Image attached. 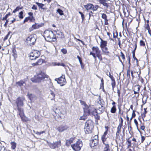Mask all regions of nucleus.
<instances>
[{
  "label": "nucleus",
  "mask_w": 151,
  "mask_h": 151,
  "mask_svg": "<svg viewBox=\"0 0 151 151\" xmlns=\"http://www.w3.org/2000/svg\"><path fill=\"white\" fill-rule=\"evenodd\" d=\"M61 51L64 54H66L67 52V50L65 49L64 48L62 49Z\"/></svg>",
  "instance_id": "nucleus-46"
},
{
  "label": "nucleus",
  "mask_w": 151,
  "mask_h": 151,
  "mask_svg": "<svg viewBox=\"0 0 151 151\" xmlns=\"http://www.w3.org/2000/svg\"><path fill=\"white\" fill-rule=\"evenodd\" d=\"M108 20L107 19H104V24L105 25H107L108 24Z\"/></svg>",
  "instance_id": "nucleus-57"
},
{
  "label": "nucleus",
  "mask_w": 151,
  "mask_h": 151,
  "mask_svg": "<svg viewBox=\"0 0 151 151\" xmlns=\"http://www.w3.org/2000/svg\"><path fill=\"white\" fill-rule=\"evenodd\" d=\"M57 12L60 15H63V11L60 9H58Z\"/></svg>",
  "instance_id": "nucleus-34"
},
{
  "label": "nucleus",
  "mask_w": 151,
  "mask_h": 151,
  "mask_svg": "<svg viewBox=\"0 0 151 151\" xmlns=\"http://www.w3.org/2000/svg\"><path fill=\"white\" fill-rule=\"evenodd\" d=\"M10 33L9 32L7 35H6L5 37L4 38V40H5L6 39H7L8 38V37H9V35Z\"/></svg>",
  "instance_id": "nucleus-55"
},
{
  "label": "nucleus",
  "mask_w": 151,
  "mask_h": 151,
  "mask_svg": "<svg viewBox=\"0 0 151 151\" xmlns=\"http://www.w3.org/2000/svg\"><path fill=\"white\" fill-rule=\"evenodd\" d=\"M116 108L115 105H114L111 108V112L112 113H114L116 112Z\"/></svg>",
  "instance_id": "nucleus-26"
},
{
  "label": "nucleus",
  "mask_w": 151,
  "mask_h": 151,
  "mask_svg": "<svg viewBox=\"0 0 151 151\" xmlns=\"http://www.w3.org/2000/svg\"><path fill=\"white\" fill-rule=\"evenodd\" d=\"M97 114H98L97 109H94V110H93V112L91 115L95 116L96 115H97Z\"/></svg>",
  "instance_id": "nucleus-33"
},
{
  "label": "nucleus",
  "mask_w": 151,
  "mask_h": 151,
  "mask_svg": "<svg viewBox=\"0 0 151 151\" xmlns=\"http://www.w3.org/2000/svg\"><path fill=\"white\" fill-rule=\"evenodd\" d=\"M27 40L28 42H30L31 44H34L36 41V39L35 38L33 37V36L32 35H30L27 38Z\"/></svg>",
  "instance_id": "nucleus-11"
},
{
  "label": "nucleus",
  "mask_w": 151,
  "mask_h": 151,
  "mask_svg": "<svg viewBox=\"0 0 151 151\" xmlns=\"http://www.w3.org/2000/svg\"><path fill=\"white\" fill-rule=\"evenodd\" d=\"M145 138L144 136H142L141 142H143L145 140Z\"/></svg>",
  "instance_id": "nucleus-64"
},
{
  "label": "nucleus",
  "mask_w": 151,
  "mask_h": 151,
  "mask_svg": "<svg viewBox=\"0 0 151 151\" xmlns=\"http://www.w3.org/2000/svg\"><path fill=\"white\" fill-rule=\"evenodd\" d=\"M40 52L39 51L37 50H34L29 54L30 58L31 60H35L40 56Z\"/></svg>",
  "instance_id": "nucleus-6"
},
{
  "label": "nucleus",
  "mask_w": 151,
  "mask_h": 151,
  "mask_svg": "<svg viewBox=\"0 0 151 151\" xmlns=\"http://www.w3.org/2000/svg\"><path fill=\"white\" fill-rule=\"evenodd\" d=\"M101 42L100 46L101 48L106 47L107 42V41H104L102 39L100 38Z\"/></svg>",
  "instance_id": "nucleus-16"
},
{
  "label": "nucleus",
  "mask_w": 151,
  "mask_h": 151,
  "mask_svg": "<svg viewBox=\"0 0 151 151\" xmlns=\"http://www.w3.org/2000/svg\"><path fill=\"white\" fill-rule=\"evenodd\" d=\"M117 93H118V96L119 97V98L120 97V91L119 89H118L117 90Z\"/></svg>",
  "instance_id": "nucleus-53"
},
{
  "label": "nucleus",
  "mask_w": 151,
  "mask_h": 151,
  "mask_svg": "<svg viewBox=\"0 0 151 151\" xmlns=\"http://www.w3.org/2000/svg\"><path fill=\"white\" fill-rule=\"evenodd\" d=\"M32 18H33V17H26L23 21V23H25L26 22H27L29 20H32Z\"/></svg>",
  "instance_id": "nucleus-30"
},
{
  "label": "nucleus",
  "mask_w": 151,
  "mask_h": 151,
  "mask_svg": "<svg viewBox=\"0 0 151 151\" xmlns=\"http://www.w3.org/2000/svg\"><path fill=\"white\" fill-rule=\"evenodd\" d=\"M105 147H104V151H109V145L107 144H105Z\"/></svg>",
  "instance_id": "nucleus-31"
},
{
  "label": "nucleus",
  "mask_w": 151,
  "mask_h": 151,
  "mask_svg": "<svg viewBox=\"0 0 151 151\" xmlns=\"http://www.w3.org/2000/svg\"><path fill=\"white\" fill-rule=\"evenodd\" d=\"M23 12L22 11H21L19 13V18L22 19L23 18Z\"/></svg>",
  "instance_id": "nucleus-38"
},
{
  "label": "nucleus",
  "mask_w": 151,
  "mask_h": 151,
  "mask_svg": "<svg viewBox=\"0 0 151 151\" xmlns=\"http://www.w3.org/2000/svg\"><path fill=\"white\" fill-rule=\"evenodd\" d=\"M50 94L52 96V98L51 99V100H54L55 98V94L53 91H51Z\"/></svg>",
  "instance_id": "nucleus-37"
},
{
  "label": "nucleus",
  "mask_w": 151,
  "mask_h": 151,
  "mask_svg": "<svg viewBox=\"0 0 151 151\" xmlns=\"http://www.w3.org/2000/svg\"><path fill=\"white\" fill-rule=\"evenodd\" d=\"M36 4L40 7L41 8L44 6V5L38 2H36Z\"/></svg>",
  "instance_id": "nucleus-42"
},
{
  "label": "nucleus",
  "mask_w": 151,
  "mask_h": 151,
  "mask_svg": "<svg viewBox=\"0 0 151 151\" xmlns=\"http://www.w3.org/2000/svg\"><path fill=\"white\" fill-rule=\"evenodd\" d=\"M25 83V82L23 80H20V81L16 82V84L17 86H19L21 87L23 85V84Z\"/></svg>",
  "instance_id": "nucleus-23"
},
{
  "label": "nucleus",
  "mask_w": 151,
  "mask_h": 151,
  "mask_svg": "<svg viewBox=\"0 0 151 151\" xmlns=\"http://www.w3.org/2000/svg\"><path fill=\"white\" fill-rule=\"evenodd\" d=\"M77 58H78L79 60V62L81 64V63H82V60H81V58L78 55L77 56Z\"/></svg>",
  "instance_id": "nucleus-52"
},
{
  "label": "nucleus",
  "mask_w": 151,
  "mask_h": 151,
  "mask_svg": "<svg viewBox=\"0 0 151 151\" xmlns=\"http://www.w3.org/2000/svg\"><path fill=\"white\" fill-rule=\"evenodd\" d=\"M100 106L99 107V108L97 109V111L98 114H101L104 111V107L102 105H100Z\"/></svg>",
  "instance_id": "nucleus-19"
},
{
  "label": "nucleus",
  "mask_w": 151,
  "mask_h": 151,
  "mask_svg": "<svg viewBox=\"0 0 151 151\" xmlns=\"http://www.w3.org/2000/svg\"><path fill=\"white\" fill-rule=\"evenodd\" d=\"M103 4L104 6H106V8H108V5L105 2L103 3Z\"/></svg>",
  "instance_id": "nucleus-54"
},
{
  "label": "nucleus",
  "mask_w": 151,
  "mask_h": 151,
  "mask_svg": "<svg viewBox=\"0 0 151 151\" xmlns=\"http://www.w3.org/2000/svg\"><path fill=\"white\" fill-rule=\"evenodd\" d=\"M100 3L102 4H103V3L105 2V0H100Z\"/></svg>",
  "instance_id": "nucleus-62"
},
{
  "label": "nucleus",
  "mask_w": 151,
  "mask_h": 151,
  "mask_svg": "<svg viewBox=\"0 0 151 151\" xmlns=\"http://www.w3.org/2000/svg\"><path fill=\"white\" fill-rule=\"evenodd\" d=\"M135 115H136V114L135 113V111L134 110H133L132 114V116L133 117H135Z\"/></svg>",
  "instance_id": "nucleus-60"
},
{
  "label": "nucleus",
  "mask_w": 151,
  "mask_h": 151,
  "mask_svg": "<svg viewBox=\"0 0 151 151\" xmlns=\"http://www.w3.org/2000/svg\"><path fill=\"white\" fill-rule=\"evenodd\" d=\"M99 8V6L97 5H96L95 6L93 5V6L92 8V9L93 11H96L98 8Z\"/></svg>",
  "instance_id": "nucleus-28"
},
{
  "label": "nucleus",
  "mask_w": 151,
  "mask_h": 151,
  "mask_svg": "<svg viewBox=\"0 0 151 151\" xmlns=\"http://www.w3.org/2000/svg\"><path fill=\"white\" fill-rule=\"evenodd\" d=\"M122 126L121 125H119L117 128V131L116 133V137L119 136V134L121 132V129Z\"/></svg>",
  "instance_id": "nucleus-22"
},
{
  "label": "nucleus",
  "mask_w": 151,
  "mask_h": 151,
  "mask_svg": "<svg viewBox=\"0 0 151 151\" xmlns=\"http://www.w3.org/2000/svg\"><path fill=\"white\" fill-rule=\"evenodd\" d=\"M55 81H56L58 83L61 84V86L64 85L66 83V81L64 76H62L58 78L55 79Z\"/></svg>",
  "instance_id": "nucleus-7"
},
{
  "label": "nucleus",
  "mask_w": 151,
  "mask_h": 151,
  "mask_svg": "<svg viewBox=\"0 0 151 151\" xmlns=\"http://www.w3.org/2000/svg\"><path fill=\"white\" fill-rule=\"evenodd\" d=\"M48 77V76L46 75L45 73L41 72L37 75L35 79V82H40L45 78H47Z\"/></svg>",
  "instance_id": "nucleus-5"
},
{
  "label": "nucleus",
  "mask_w": 151,
  "mask_h": 151,
  "mask_svg": "<svg viewBox=\"0 0 151 151\" xmlns=\"http://www.w3.org/2000/svg\"><path fill=\"white\" fill-rule=\"evenodd\" d=\"M111 85L113 89L115 86V82L114 78L112 79H111Z\"/></svg>",
  "instance_id": "nucleus-29"
},
{
  "label": "nucleus",
  "mask_w": 151,
  "mask_h": 151,
  "mask_svg": "<svg viewBox=\"0 0 151 151\" xmlns=\"http://www.w3.org/2000/svg\"><path fill=\"white\" fill-rule=\"evenodd\" d=\"M73 138H71L69 139V140H66V144L67 145L69 146L70 144L73 142Z\"/></svg>",
  "instance_id": "nucleus-24"
},
{
  "label": "nucleus",
  "mask_w": 151,
  "mask_h": 151,
  "mask_svg": "<svg viewBox=\"0 0 151 151\" xmlns=\"http://www.w3.org/2000/svg\"><path fill=\"white\" fill-rule=\"evenodd\" d=\"M17 110L19 113V115L21 119L22 120V119L24 116V111L22 108L20 107H17Z\"/></svg>",
  "instance_id": "nucleus-12"
},
{
  "label": "nucleus",
  "mask_w": 151,
  "mask_h": 151,
  "mask_svg": "<svg viewBox=\"0 0 151 151\" xmlns=\"http://www.w3.org/2000/svg\"><path fill=\"white\" fill-rule=\"evenodd\" d=\"M28 95L29 98L31 101L34 102L37 99V97L32 94H29Z\"/></svg>",
  "instance_id": "nucleus-15"
},
{
  "label": "nucleus",
  "mask_w": 151,
  "mask_h": 151,
  "mask_svg": "<svg viewBox=\"0 0 151 151\" xmlns=\"http://www.w3.org/2000/svg\"><path fill=\"white\" fill-rule=\"evenodd\" d=\"M145 28L148 30L150 29V26L148 24H147V26L145 27Z\"/></svg>",
  "instance_id": "nucleus-51"
},
{
  "label": "nucleus",
  "mask_w": 151,
  "mask_h": 151,
  "mask_svg": "<svg viewBox=\"0 0 151 151\" xmlns=\"http://www.w3.org/2000/svg\"><path fill=\"white\" fill-rule=\"evenodd\" d=\"M11 145H12L11 147L12 149H14L16 147V144L15 142H12L11 143Z\"/></svg>",
  "instance_id": "nucleus-32"
},
{
  "label": "nucleus",
  "mask_w": 151,
  "mask_h": 151,
  "mask_svg": "<svg viewBox=\"0 0 151 151\" xmlns=\"http://www.w3.org/2000/svg\"><path fill=\"white\" fill-rule=\"evenodd\" d=\"M120 119H121V122L120 123V124H119V125L122 126V125H123V119H122V117H121Z\"/></svg>",
  "instance_id": "nucleus-61"
},
{
  "label": "nucleus",
  "mask_w": 151,
  "mask_h": 151,
  "mask_svg": "<svg viewBox=\"0 0 151 151\" xmlns=\"http://www.w3.org/2000/svg\"><path fill=\"white\" fill-rule=\"evenodd\" d=\"M22 9L21 8H20L19 7H17L13 11V13H15L16 12L18 11L19 9Z\"/></svg>",
  "instance_id": "nucleus-41"
},
{
  "label": "nucleus",
  "mask_w": 151,
  "mask_h": 151,
  "mask_svg": "<svg viewBox=\"0 0 151 151\" xmlns=\"http://www.w3.org/2000/svg\"><path fill=\"white\" fill-rule=\"evenodd\" d=\"M25 100L24 98H18L16 100V104L17 107L23 106L24 105L23 101Z\"/></svg>",
  "instance_id": "nucleus-8"
},
{
  "label": "nucleus",
  "mask_w": 151,
  "mask_h": 151,
  "mask_svg": "<svg viewBox=\"0 0 151 151\" xmlns=\"http://www.w3.org/2000/svg\"><path fill=\"white\" fill-rule=\"evenodd\" d=\"M101 48L103 52L105 53V54H107L109 53L108 50V48L106 47Z\"/></svg>",
  "instance_id": "nucleus-25"
},
{
  "label": "nucleus",
  "mask_w": 151,
  "mask_h": 151,
  "mask_svg": "<svg viewBox=\"0 0 151 151\" xmlns=\"http://www.w3.org/2000/svg\"><path fill=\"white\" fill-rule=\"evenodd\" d=\"M93 127V123L91 120H88L86 122L84 129L88 133L91 132Z\"/></svg>",
  "instance_id": "nucleus-3"
},
{
  "label": "nucleus",
  "mask_w": 151,
  "mask_h": 151,
  "mask_svg": "<svg viewBox=\"0 0 151 151\" xmlns=\"http://www.w3.org/2000/svg\"><path fill=\"white\" fill-rule=\"evenodd\" d=\"M92 139L95 140H97L98 141V136L97 135H95L92 138Z\"/></svg>",
  "instance_id": "nucleus-45"
},
{
  "label": "nucleus",
  "mask_w": 151,
  "mask_h": 151,
  "mask_svg": "<svg viewBox=\"0 0 151 151\" xmlns=\"http://www.w3.org/2000/svg\"><path fill=\"white\" fill-rule=\"evenodd\" d=\"M121 55L120 56L122 57V59H123L124 60L125 59V57L124 55L123 54V52H120Z\"/></svg>",
  "instance_id": "nucleus-47"
},
{
  "label": "nucleus",
  "mask_w": 151,
  "mask_h": 151,
  "mask_svg": "<svg viewBox=\"0 0 151 151\" xmlns=\"http://www.w3.org/2000/svg\"><path fill=\"white\" fill-rule=\"evenodd\" d=\"M137 44L136 43L135 44V48L134 49V51H133L132 52V53H133V57L134 58V57H135V54H134V52H135V50L137 48Z\"/></svg>",
  "instance_id": "nucleus-44"
},
{
  "label": "nucleus",
  "mask_w": 151,
  "mask_h": 151,
  "mask_svg": "<svg viewBox=\"0 0 151 151\" xmlns=\"http://www.w3.org/2000/svg\"><path fill=\"white\" fill-rule=\"evenodd\" d=\"M136 90H137V91H138L140 90V87L139 86H135V90H136Z\"/></svg>",
  "instance_id": "nucleus-50"
},
{
  "label": "nucleus",
  "mask_w": 151,
  "mask_h": 151,
  "mask_svg": "<svg viewBox=\"0 0 151 151\" xmlns=\"http://www.w3.org/2000/svg\"><path fill=\"white\" fill-rule=\"evenodd\" d=\"M57 37L60 38H62L64 37V35L62 32H60L57 33Z\"/></svg>",
  "instance_id": "nucleus-27"
},
{
  "label": "nucleus",
  "mask_w": 151,
  "mask_h": 151,
  "mask_svg": "<svg viewBox=\"0 0 151 151\" xmlns=\"http://www.w3.org/2000/svg\"><path fill=\"white\" fill-rule=\"evenodd\" d=\"M69 128L68 126L66 125H61L58 127L57 130L60 132H62L67 130Z\"/></svg>",
  "instance_id": "nucleus-9"
},
{
  "label": "nucleus",
  "mask_w": 151,
  "mask_h": 151,
  "mask_svg": "<svg viewBox=\"0 0 151 151\" xmlns=\"http://www.w3.org/2000/svg\"><path fill=\"white\" fill-rule=\"evenodd\" d=\"M7 15H5L4 17L2 19V20H7V18L8 17L7 16Z\"/></svg>",
  "instance_id": "nucleus-63"
},
{
  "label": "nucleus",
  "mask_w": 151,
  "mask_h": 151,
  "mask_svg": "<svg viewBox=\"0 0 151 151\" xmlns=\"http://www.w3.org/2000/svg\"><path fill=\"white\" fill-rule=\"evenodd\" d=\"M139 44L140 46L144 47L145 46V43L142 40H140L139 42Z\"/></svg>",
  "instance_id": "nucleus-35"
},
{
  "label": "nucleus",
  "mask_w": 151,
  "mask_h": 151,
  "mask_svg": "<svg viewBox=\"0 0 151 151\" xmlns=\"http://www.w3.org/2000/svg\"><path fill=\"white\" fill-rule=\"evenodd\" d=\"M43 24H38L35 23L32 25L31 27L29 28V31L31 32L34 29H39L40 27L43 26Z\"/></svg>",
  "instance_id": "nucleus-10"
},
{
  "label": "nucleus",
  "mask_w": 151,
  "mask_h": 151,
  "mask_svg": "<svg viewBox=\"0 0 151 151\" xmlns=\"http://www.w3.org/2000/svg\"><path fill=\"white\" fill-rule=\"evenodd\" d=\"M60 143L61 142L60 140L59 141H58L57 142H56L55 143H54V145H50V147H51V148L52 149L55 148L57 147H59V145H60Z\"/></svg>",
  "instance_id": "nucleus-18"
},
{
  "label": "nucleus",
  "mask_w": 151,
  "mask_h": 151,
  "mask_svg": "<svg viewBox=\"0 0 151 151\" xmlns=\"http://www.w3.org/2000/svg\"><path fill=\"white\" fill-rule=\"evenodd\" d=\"M79 13L81 15L82 21L83 22L85 19V16L84 14L81 12H79Z\"/></svg>",
  "instance_id": "nucleus-36"
},
{
  "label": "nucleus",
  "mask_w": 151,
  "mask_h": 151,
  "mask_svg": "<svg viewBox=\"0 0 151 151\" xmlns=\"http://www.w3.org/2000/svg\"><path fill=\"white\" fill-rule=\"evenodd\" d=\"M80 102L81 104L83 105L84 106V107H83L84 111L87 112V107L88 108V106L86 104L84 101H80Z\"/></svg>",
  "instance_id": "nucleus-20"
},
{
  "label": "nucleus",
  "mask_w": 151,
  "mask_h": 151,
  "mask_svg": "<svg viewBox=\"0 0 151 151\" xmlns=\"http://www.w3.org/2000/svg\"><path fill=\"white\" fill-rule=\"evenodd\" d=\"M87 112H85L87 113L88 114L91 115L92 114L93 111L94 110V108L91 106H88V108L87 107Z\"/></svg>",
  "instance_id": "nucleus-17"
},
{
  "label": "nucleus",
  "mask_w": 151,
  "mask_h": 151,
  "mask_svg": "<svg viewBox=\"0 0 151 151\" xmlns=\"http://www.w3.org/2000/svg\"><path fill=\"white\" fill-rule=\"evenodd\" d=\"M44 37L48 42H55L56 40V38L52 31L45 30L44 32Z\"/></svg>",
  "instance_id": "nucleus-1"
},
{
  "label": "nucleus",
  "mask_w": 151,
  "mask_h": 151,
  "mask_svg": "<svg viewBox=\"0 0 151 151\" xmlns=\"http://www.w3.org/2000/svg\"><path fill=\"white\" fill-rule=\"evenodd\" d=\"M83 144L81 140H78L74 144L71 145L73 149L75 151H79L82 146Z\"/></svg>",
  "instance_id": "nucleus-4"
},
{
  "label": "nucleus",
  "mask_w": 151,
  "mask_h": 151,
  "mask_svg": "<svg viewBox=\"0 0 151 151\" xmlns=\"http://www.w3.org/2000/svg\"><path fill=\"white\" fill-rule=\"evenodd\" d=\"M43 60L42 59H40L37 62L38 64L39 65H40L43 63Z\"/></svg>",
  "instance_id": "nucleus-39"
},
{
  "label": "nucleus",
  "mask_w": 151,
  "mask_h": 151,
  "mask_svg": "<svg viewBox=\"0 0 151 151\" xmlns=\"http://www.w3.org/2000/svg\"><path fill=\"white\" fill-rule=\"evenodd\" d=\"M101 17L103 19H107V16L106 14L104 13L102 14Z\"/></svg>",
  "instance_id": "nucleus-43"
},
{
  "label": "nucleus",
  "mask_w": 151,
  "mask_h": 151,
  "mask_svg": "<svg viewBox=\"0 0 151 151\" xmlns=\"http://www.w3.org/2000/svg\"><path fill=\"white\" fill-rule=\"evenodd\" d=\"M8 20H6L5 24H4V27H7V24H8Z\"/></svg>",
  "instance_id": "nucleus-56"
},
{
  "label": "nucleus",
  "mask_w": 151,
  "mask_h": 151,
  "mask_svg": "<svg viewBox=\"0 0 151 151\" xmlns=\"http://www.w3.org/2000/svg\"><path fill=\"white\" fill-rule=\"evenodd\" d=\"M92 6L93 4H87L84 5V7L87 10H88L92 9Z\"/></svg>",
  "instance_id": "nucleus-21"
},
{
  "label": "nucleus",
  "mask_w": 151,
  "mask_h": 151,
  "mask_svg": "<svg viewBox=\"0 0 151 151\" xmlns=\"http://www.w3.org/2000/svg\"><path fill=\"white\" fill-rule=\"evenodd\" d=\"M32 9H33L36 10L37 9V7L35 5H33L32 7Z\"/></svg>",
  "instance_id": "nucleus-58"
},
{
  "label": "nucleus",
  "mask_w": 151,
  "mask_h": 151,
  "mask_svg": "<svg viewBox=\"0 0 151 151\" xmlns=\"http://www.w3.org/2000/svg\"><path fill=\"white\" fill-rule=\"evenodd\" d=\"M106 74L107 76H109L110 78L111 79H112L114 78L113 76L111 75L109 72H107Z\"/></svg>",
  "instance_id": "nucleus-40"
},
{
  "label": "nucleus",
  "mask_w": 151,
  "mask_h": 151,
  "mask_svg": "<svg viewBox=\"0 0 151 151\" xmlns=\"http://www.w3.org/2000/svg\"><path fill=\"white\" fill-rule=\"evenodd\" d=\"M0 151H7L5 147H1Z\"/></svg>",
  "instance_id": "nucleus-48"
},
{
  "label": "nucleus",
  "mask_w": 151,
  "mask_h": 151,
  "mask_svg": "<svg viewBox=\"0 0 151 151\" xmlns=\"http://www.w3.org/2000/svg\"><path fill=\"white\" fill-rule=\"evenodd\" d=\"M107 134V131H105L104 133V134L102 136L101 139L103 143L105 145V144H107V143H105L106 141L107 137H106V135Z\"/></svg>",
  "instance_id": "nucleus-14"
},
{
  "label": "nucleus",
  "mask_w": 151,
  "mask_h": 151,
  "mask_svg": "<svg viewBox=\"0 0 151 151\" xmlns=\"http://www.w3.org/2000/svg\"><path fill=\"white\" fill-rule=\"evenodd\" d=\"M134 123L136 125L137 127V128L138 127V124L137 121L136 119H134Z\"/></svg>",
  "instance_id": "nucleus-49"
},
{
  "label": "nucleus",
  "mask_w": 151,
  "mask_h": 151,
  "mask_svg": "<svg viewBox=\"0 0 151 151\" xmlns=\"http://www.w3.org/2000/svg\"><path fill=\"white\" fill-rule=\"evenodd\" d=\"M141 115L143 119H144L146 116V114L143 113Z\"/></svg>",
  "instance_id": "nucleus-59"
},
{
  "label": "nucleus",
  "mask_w": 151,
  "mask_h": 151,
  "mask_svg": "<svg viewBox=\"0 0 151 151\" xmlns=\"http://www.w3.org/2000/svg\"><path fill=\"white\" fill-rule=\"evenodd\" d=\"M92 51L90 52V55H92L95 59H96V57L100 59H101V51L98 47H93L92 48Z\"/></svg>",
  "instance_id": "nucleus-2"
},
{
  "label": "nucleus",
  "mask_w": 151,
  "mask_h": 151,
  "mask_svg": "<svg viewBox=\"0 0 151 151\" xmlns=\"http://www.w3.org/2000/svg\"><path fill=\"white\" fill-rule=\"evenodd\" d=\"M98 144V141L97 140H95L91 139L90 142V146L91 147H94V146H96Z\"/></svg>",
  "instance_id": "nucleus-13"
}]
</instances>
